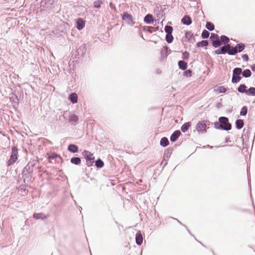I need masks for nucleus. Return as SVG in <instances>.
I'll use <instances>...</instances> for the list:
<instances>
[{"label": "nucleus", "instance_id": "nucleus-1", "mask_svg": "<svg viewBox=\"0 0 255 255\" xmlns=\"http://www.w3.org/2000/svg\"><path fill=\"white\" fill-rule=\"evenodd\" d=\"M18 158V149L15 146L11 148V153L9 159L7 162V165L9 166L14 164Z\"/></svg>", "mask_w": 255, "mask_h": 255}, {"label": "nucleus", "instance_id": "nucleus-2", "mask_svg": "<svg viewBox=\"0 0 255 255\" xmlns=\"http://www.w3.org/2000/svg\"><path fill=\"white\" fill-rule=\"evenodd\" d=\"M82 155L86 159V164L88 166H92L94 162L95 157L93 154L88 150H84Z\"/></svg>", "mask_w": 255, "mask_h": 255}, {"label": "nucleus", "instance_id": "nucleus-3", "mask_svg": "<svg viewBox=\"0 0 255 255\" xmlns=\"http://www.w3.org/2000/svg\"><path fill=\"white\" fill-rule=\"evenodd\" d=\"M233 74L232 82L233 83H237L241 79V77L240 75L242 73V70L241 68H235L233 70Z\"/></svg>", "mask_w": 255, "mask_h": 255}, {"label": "nucleus", "instance_id": "nucleus-4", "mask_svg": "<svg viewBox=\"0 0 255 255\" xmlns=\"http://www.w3.org/2000/svg\"><path fill=\"white\" fill-rule=\"evenodd\" d=\"M245 48V45L243 43L237 44L235 46H232V51L230 55H234L238 52L243 51Z\"/></svg>", "mask_w": 255, "mask_h": 255}, {"label": "nucleus", "instance_id": "nucleus-5", "mask_svg": "<svg viewBox=\"0 0 255 255\" xmlns=\"http://www.w3.org/2000/svg\"><path fill=\"white\" fill-rule=\"evenodd\" d=\"M219 122L223 125V129L229 130L231 129V125L228 122V119L225 117H220L219 119Z\"/></svg>", "mask_w": 255, "mask_h": 255}, {"label": "nucleus", "instance_id": "nucleus-6", "mask_svg": "<svg viewBox=\"0 0 255 255\" xmlns=\"http://www.w3.org/2000/svg\"><path fill=\"white\" fill-rule=\"evenodd\" d=\"M122 18L124 20H125L126 22L128 24H132L133 19L131 15L128 14V12H124Z\"/></svg>", "mask_w": 255, "mask_h": 255}, {"label": "nucleus", "instance_id": "nucleus-7", "mask_svg": "<svg viewBox=\"0 0 255 255\" xmlns=\"http://www.w3.org/2000/svg\"><path fill=\"white\" fill-rule=\"evenodd\" d=\"M231 51L232 46L229 44L222 46L221 48V51L222 52L223 54L227 53L229 55H230V51Z\"/></svg>", "mask_w": 255, "mask_h": 255}, {"label": "nucleus", "instance_id": "nucleus-8", "mask_svg": "<svg viewBox=\"0 0 255 255\" xmlns=\"http://www.w3.org/2000/svg\"><path fill=\"white\" fill-rule=\"evenodd\" d=\"M206 125L204 122L199 123L196 126V129L199 132H204L206 131Z\"/></svg>", "mask_w": 255, "mask_h": 255}, {"label": "nucleus", "instance_id": "nucleus-9", "mask_svg": "<svg viewBox=\"0 0 255 255\" xmlns=\"http://www.w3.org/2000/svg\"><path fill=\"white\" fill-rule=\"evenodd\" d=\"M181 134V132L179 130H175L170 136V140L172 142L175 141L177 138L179 137Z\"/></svg>", "mask_w": 255, "mask_h": 255}, {"label": "nucleus", "instance_id": "nucleus-10", "mask_svg": "<svg viewBox=\"0 0 255 255\" xmlns=\"http://www.w3.org/2000/svg\"><path fill=\"white\" fill-rule=\"evenodd\" d=\"M69 99L72 104H75L78 101V96L76 93H71L69 97Z\"/></svg>", "mask_w": 255, "mask_h": 255}, {"label": "nucleus", "instance_id": "nucleus-11", "mask_svg": "<svg viewBox=\"0 0 255 255\" xmlns=\"http://www.w3.org/2000/svg\"><path fill=\"white\" fill-rule=\"evenodd\" d=\"M182 22L185 25H189L191 24L192 20L188 15L184 16L181 19Z\"/></svg>", "mask_w": 255, "mask_h": 255}, {"label": "nucleus", "instance_id": "nucleus-12", "mask_svg": "<svg viewBox=\"0 0 255 255\" xmlns=\"http://www.w3.org/2000/svg\"><path fill=\"white\" fill-rule=\"evenodd\" d=\"M85 26V21L82 18H79L77 21V28L78 30H81Z\"/></svg>", "mask_w": 255, "mask_h": 255}, {"label": "nucleus", "instance_id": "nucleus-13", "mask_svg": "<svg viewBox=\"0 0 255 255\" xmlns=\"http://www.w3.org/2000/svg\"><path fill=\"white\" fill-rule=\"evenodd\" d=\"M144 21L147 24H151L153 22V16L150 14H147L144 18Z\"/></svg>", "mask_w": 255, "mask_h": 255}, {"label": "nucleus", "instance_id": "nucleus-14", "mask_svg": "<svg viewBox=\"0 0 255 255\" xmlns=\"http://www.w3.org/2000/svg\"><path fill=\"white\" fill-rule=\"evenodd\" d=\"M143 241V238L142 235L140 233H137L135 236V241L136 243L138 245H140Z\"/></svg>", "mask_w": 255, "mask_h": 255}, {"label": "nucleus", "instance_id": "nucleus-15", "mask_svg": "<svg viewBox=\"0 0 255 255\" xmlns=\"http://www.w3.org/2000/svg\"><path fill=\"white\" fill-rule=\"evenodd\" d=\"M68 150L72 153L77 152L78 151V147L75 144H71L68 147Z\"/></svg>", "mask_w": 255, "mask_h": 255}, {"label": "nucleus", "instance_id": "nucleus-16", "mask_svg": "<svg viewBox=\"0 0 255 255\" xmlns=\"http://www.w3.org/2000/svg\"><path fill=\"white\" fill-rule=\"evenodd\" d=\"M160 144L163 147L167 146L169 144L168 138L165 137H162L160 140Z\"/></svg>", "mask_w": 255, "mask_h": 255}, {"label": "nucleus", "instance_id": "nucleus-17", "mask_svg": "<svg viewBox=\"0 0 255 255\" xmlns=\"http://www.w3.org/2000/svg\"><path fill=\"white\" fill-rule=\"evenodd\" d=\"M33 216L36 220L44 219L46 218V216L43 213H35Z\"/></svg>", "mask_w": 255, "mask_h": 255}, {"label": "nucleus", "instance_id": "nucleus-18", "mask_svg": "<svg viewBox=\"0 0 255 255\" xmlns=\"http://www.w3.org/2000/svg\"><path fill=\"white\" fill-rule=\"evenodd\" d=\"M178 64L179 68L183 70L187 68V63L184 61H179Z\"/></svg>", "mask_w": 255, "mask_h": 255}, {"label": "nucleus", "instance_id": "nucleus-19", "mask_svg": "<svg viewBox=\"0 0 255 255\" xmlns=\"http://www.w3.org/2000/svg\"><path fill=\"white\" fill-rule=\"evenodd\" d=\"M190 126H191V124L189 122L185 123L181 127V129L182 131L183 132H186L188 130L189 128L190 127Z\"/></svg>", "mask_w": 255, "mask_h": 255}, {"label": "nucleus", "instance_id": "nucleus-20", "mask_svg": "<svg viewBox=\"0 0 255 255\" xmlns=\"http://www.w3.org/2000/svg\"><path fill=\"white\" fill-rule=\"evenodd\" d=\"M70 161L72 164L79 165L81 163V160L79 157H74L71 159Z\"/></svg>", "mask_w": 255, "mask_h": 255}, {"label": "nucleus", "instance_id": "nucleus-21", "mask_svg": "<svg viewBox=\"0 0 255 255\" xmlns=\"http://www.w3.org/2000/svg\"><path fill=\"white\" fill-rule=\"evenodd\" d=\"M236 128L240 129H241L244 126V122L242 120H237L236 122Z\"/></svg>", "mask_w": 255, "mask_h": 255}, {"label": "nucleus", "instance_id": "nucleus-22", "mask_svg": "<svg viewBox=\"0 0 255 255\" xmlns=\"http://www.w3.org/2000/svg\"><path fill=\"white\" fill-rule=\"evenodd\" d=\"M212 44L214 47L217 48L219 47L222 44V42L221 40H220L218 37L216 38L215 40H213Z\"/></svg>", "mask_w": 255, "mask_h": 255}, {"label": "nucleus", "instance_id": "nucleus-23", "mask_svg": "<svg viewBox=\"0 0 255 255\" xmlns=\"http://www.w3.org/2000/svg\"><path fill=\"white\" fill-rule=\"evenodd\" d=\"M246 88H247V87L245 84H241L238 87V90L240 93H246V92L247 90H246Z\"/></svg>", "mask_w": 255, "mask_h": 255}, {"label": "nucleus", "instance_id": "nucleus-24", "mask_svg": "<svg viewBox=\"0 0 255 255\" xmlns=\"http://www.w3.org/2000/svg\"><path fill=\"white\" fill-rule=\"evenodd\" d=\"M248 95L250 96H255V88L254 87H251L249 89V90H247L246 93Z\"/></svg>", "mask_w": 255, "mask_h": 255}, {"label": "nucleus", "instance_id": "nucleus-25", "mask_svg": "<svg viewBox=\"0 0 255 255\" xmlns=\"http://www.w3.org/2000/svg\"><path fill=\"white\" fill-rule=\"evenodd\" d=\"M208 44V42L207 40H202L200 42H199L197 43V46L198 47H204L207 46Z\"/></svg>", "mask_w": 255, "mask_h": 255}, {"label": "nucleus", "instance_id": "nucleus-26", "mask_svg": "<svg viewBox=\"0 0 255 255\" xmlns=\"http://www.w3.org/2000/svg\"><path fill=\"white\" fill-rule=\"evenodd\" d=\"M242 73L245 78H248L251 76V72L249 69L245 70Z\"/></svg>", "mask_w": 255, "mask_h": 255}, {"label": "nucleus", "instance_id": "nucleus-27", "mask_svg": "<svg viewBox=\"0 0 255 255\" xmlns=\"http://www.w3.org/2000/svg\"><path fill=\"white\" fill-rule=\"evenodd\" d=\"M69 120L71 122L77 123L79 120V118L76 115L72 114L69 117Z\"/></svg>", "mask_w": 255, "mask_h": 255}, {"label": "nucleus", "instance_id": "nucleus-28", "mask_svg": "<svg viewBox=\"0 0 255 255\" xmlns=\"http://www.w3.org/2000/svg\"><path fill=\"white\" fill-rule=\"evenodd\" d=\"M104 165V164L103 161L100 159H98L95 162V165L98 168H102V167H103Z\"/></svg>", "mask_w": 255, "mask_h": 255}, {"label": "nucleus", "instance_id": "nucleus-29", "mask_svg": "<svg viewBox=\"0 0 255 255\" xmlns=\"http://www.w3.org/2000/svg\"><path fill=\"white\" fill-rule=\"evenodd\" d=\"M206 27L210 31H212L214 29V25L211 22H207L206 24Z\"/></svg>", "mask_w": 255, "mask_h": 255}, {"label": "nucleus", "instance_id": "nucleus-30", "mask_svg": "<svg viewBox=\"0 0 255 255\" xmlns=\"http://www.w3.org/2000/svg\"><path fill=\"white\" fill-rule=\"evenodd\" d=\"M164 30L167 34H171L173 31V28L171 26L166 25Z\"/></svg>", "mask_w": 255, "mask_h": 255}, {"label": "nucleus", "instance_id": "nucleus-31", "mask_svg": "<svg viewBox=\"0 0 255 255\" xmlns=\"http://www.w3.org/2000/svg\"><path fill=\"white\" fill-rule=\"evenodd\" d=\"M165 38H166V41L168 43H171L173 40V39L172 33L171 34H167L166 35Z\"/></svg>", "mask_w": 255, "mask_h": 255}, {"label": "nucleus", "instance_id": "nucleus-32", "mask_svg": "<svg viewBox=\"0 0 255 255\" xmlns=\"http://www.w3.org/2000/svg\"><path fill=\"white\" fill-rule=\"evenodd\" d=\"M216 91L218 93H225L226 92V89L225 87H224L223 86H219L216 89Z\"/></svg>", "mask_w": 255, "mask_h": 255}, {"label": "nucleus", "instance_id": "nucleus-33", "mask_svg": "<svg viewBox=\"0 0 255 255\" xmlns=\"http://www.w3.org/2000/svg\"><path fill=\"white\" fill-rule=\"evenodd\" d=\"M229 40H230L229 38L225 35H222L221 36V42H223L225 43H227L229 42Z\"/></svg>", "mask_w": 255, "mask_h": 255}, {"label": "nucleus", "instance_id": "nucleus-34", "mask_svg": "<svg viewBox=\"0 0 255 255\" xmlns=\"http://www.w3.org/2000/svg\"><path fill=\"white\" fill-rule=\"evenodd\" d=\"M210 33L206 30H204L202 33V37L203 38H207L209 36Z\"/></svg>", "mask_w": 255, "mask_h": 255}, {"label": "nucleus", "instance_id": "nucleus-35", "mask_svg": "<svg viewBox=\"0 0 255 255\" xmlns=\"http://www.w3.org/2000/svg\"><path fill=\"white\" fill-rule=\"evenodd\" d=\"M248 112V109L246 106L243 107L241 111L240 115L242 116H245Z\"/></svg>", "mask_w": 255, "mask_h": 255}, {"label": "nucleus", "instance_id": "nucleus-36", "mask_svg": "<svg viewBox=\"0 0 255 255\" xmlns=\"http://www.w3.org/2000/svg\"><path fill=\"white\" fill-rule=\"evenodd\" d=\"M102 0H98L94 2V6L96 8H99L101 6V4L102 3Z\"/></svg>", "mask_w": 255, "mask_h": 255}, {"label": "nucleus", "instance_id": "nucleus-37", "mask_svg": "<svg viewBox=\"0 0 255 255\" xmlns=\"http://www.w3.org/2000/svg\"><path fill=\"white\" fill-rule=\"evenodd\" d=\"M168 48L167 46H164L161 51V55H163L164 54H167L168 52Z\"/></svg>", "mask_w": 255, "mask_h": 255}, {"label": "nucleus", "instance_id": "nucleus-38", "mask_svg": "<svg viewBox=\"0 0 255 255\" xmlns=\"http://www.w3.org/2000/svg\"><path fill=\"white\" fill-rule=\"evenodd\" d=\"M214 127L217 129H223V125H221L220 122L219 123L216 122L214 124Z\"/></svg>", "mask_w": 255, "mask_h": 255}, {"label": "nucleus", "instance_id": "nucleus-39", "mask_svg": "<svg viewBox=\"0 0 255 255\" xmlns=\"http://www.w3.org/2000/svg\"><path fill=\"white\" fill-rule=\"evenodd\" d=\"M191 74L192 71L190 70H187L185 71L183 73V75L187 77H190L191 76Z\"/></svg>", "mask_w": 255, "mask_h": 255}, {"label": "nucleus", "instance_id": "nucleus-40", "mask_svg": "<svg viewBox=\"0 0 255 255\" xmlns=\"http://www.w3.org/2000/svg\"><path fill=\"white\" fill-rule=\"evenodd\" d=\"M189 57V53L185 51L182 54V58L185 59H188Z\"/></svg>", "mask_w": 255, "mask_h": 255}, {"label": "nucleus", "instance_id": "nucleus-41", "mask_svg": "<svg viewBox=\"0 0 255 255\" xmlns=\"http://www.w3.org/2000/svg\"><path fill=\"white\" fill-rule=\"evenodd\" d=\"M242 58L245 61H248L249 60V57L247 54H243L242 55Z\"/></svg>", "mask_w": 255, "mask_h": 255}, {"label": "nucleus", "instance_id": "nucleus-42", "mask_svg": "<svg viewBox=\"0 0 255 255\" xmlns=\"http://www.w3.org/2000/svg\"><path fill=\"white\" fill-rule=\"evenodd\" d=\"M218 38V35H217V34H214V33H212V34H211V37H210V39H213V38H215V39H216V38Z\"/></svg>", "mask_w": 255, "mask_h": 255}, {"label": "nucleus", "instance_id": "nucleus-43", "mask_svg": "<svg viewBox=\"0 0 255 255\" xmlns=\"http://www.w3.org/2000/svg\"><path fill=\"white\" fill-rule=\"evenodd\" d=\"M215 53L216 54H223L222 52L221 51V49L216 50Z\"/></svg>", "mask_w": 255, "mask_h": 255}, {"label": "nucleus", "instance_id": "nucleus-44", "mask_svg": "<svg viewBox=\"0 0 255 255\" xmlns=\"http://www.w3.org/2000/svg\"><path fill=\"white\" fill-rule=\"evenodd\" d=\"M252 69L253 71H255V64L252 66Z\"/></svg>", "mask_w": 255, "mask_h": 255}]
</instances>
